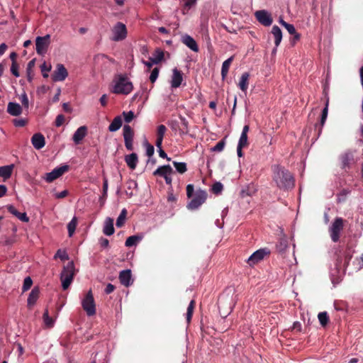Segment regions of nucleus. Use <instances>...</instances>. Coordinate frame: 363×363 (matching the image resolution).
I'll return each instance as SVG.
<instances>
[{
    "mask_svg": "<svg viewBox=\"0 0 363 363\" xmlns=\"http://www.w3.org/2000/svg\"><path fill=\"white\" fill-rule=\"evenodd\" d=\"M273 180L277 187L281 189H292L294 186V179L291 172L284 167L276 165L273 168Z\"/></svg>",
    "mask_w": 363,
    "mask_h": 363,
    "instance_id": "1",
    "label": "nucleus"
},
{
    "mask_svg": "<svg viewBox=\"0 0 363 363\" xmlns=\"http://www.w3.org/2000/svg\"><path fill=\"white\" fill-rule=\"evenodd\" d=\"M114 86L112 91L116 94L127 95L131 92L133 86L125 75L118 74L113 80Z\"/></svg>",
    "mask_w": 363,
    "mask_h": 363,
    "instance_id": "2",
    "label": "nucleus"
},
{
    "mask_svg": "<svg viewBox=\"0 0 363 363\" xmlns=\"http://www.w3.org/2000/svg\"><path fill=\"white\" fill-rule=\"evenodd\" d=\"M74 274V264L73 261H71L63 267V270L61 272L60 279L62 281V286L64 290L69 288L73 281Z\"/></svg>",
    "mask_w": 363,
    "mask_h": 363,
    "instance_id": "3",
    "label": "nucleus"
},
{
    "mask_svg": "<svg viewBox=\"0 0 363 363\" xmlns=\"http://www.w3.org/2000/svg\"><path fill=\"white\" fill-rule=\"evenodd\" d=\"M208 194L205 190L197 189L194 198L188 203L186 208L190 211L198 209L207 199Z\"/></svg>",
    "mask_w": 363,
    "mask_h": 363,
    "instance_id": "4",
    "label": "nucleus"
},
{
    "mask_svg": "<svg viewBox=\"0 0 363 363\" xmlns=\"http://www.w3.org/2000/svg\"><path fill=\"white\" fill-rule=\"evenodd\" d=\"M82 306L87 315L92 316L96 314V305L91 290H89L83 298Z\"/></svg>",
    "mask_w": 363,
    "mask_h": 363,
    "instance_id": "5",
    "label": "nucleus"
},
{
    "mask_svg": "<svg viewBox=\"0 0 363 363\" xmlns=\"http://www.w3.org/2000/svg\"><path fill=\"white\" fill-rule=\"evenodd\" d=\"M69 169V166L67 164H64L60 167L55 168L52 172L46 173L44 179L48 183L52 182L54 180L57 179L65 172H68Z\"/></svg>",
    "mask_w": 363,
    "mask_h": 363,
    "instance_id": "6",
    "label": "nucleus"
},
{
    "mask_svg": "<svg viewBox=\"0 0 363 363\" xmlns=\"http://www.w3.org/2000/svg\"><path fill=\"white\" fill-rule=\"evenodd\" d=\"M343 229V220L341 218L335 219L331 227L330 228V234L333 242H336L340 239V234Z\"/></svg>",
    "mask_w": 363,
    "mask_h": 363,
    "instance_id": "7",
    "label": "nucleus"
},
{
    "mask_svg": "<svg viewBox=\"0 0 363 363\" xmlns=\"http://www.w3.org/2000/svg\"><path fill=\"white\" fill-rule=\"evenodd\" d=\"M50 43V35L48 34L43 37H37L35 40L36 52L40 55H43L46 52Z\"/></svg>",
    "mask_w": 363,
    "mask_h": 363,
    "instance_id": "8",
    "label": "nucleus"
},
{
    "mask_svg": "<svg viewBox=\"0 0 363 363\" xmlns=\"http://www.w3.org/2000/svg\"><path fill=\"white\" fill-rule=\"evenodd\" d=\"M113 36L112 40L114 41H121L127 36V28L124 23L118 22L112 29Z\"/></svg>",
    "mask_w": 363,
    "mask_h": 363,
    "instance_id": "9",
    "label": "nucleus"
},
{
    "mask_svg": "<svg viewBox=\"0 0 363 363\" xmlns=\"http://www.w3.org/2000/svg\"><path fill=\"white\" fill-rule=\"evenodd\" d=\"M270 251L267 248H262L255 251L252 255L247 259V263L252 267L262 261L265 256L269 255Z\"/></svg>",
    "mask_w": 363,
    "mask_h": 363,
    "instance_id": "10",
    "label": "nucleus"
},
{
    "mask_svg": "<svg viewBox=\"0 0 363 363\" xmlns=\"http://www.w3.org/2000/svg\"><path fill=\"white\" fill-rule=\"evenodd\" d=\"M125 142V146L128 150H133V138L134 130L129 125H125L123 126V133Z\"/></svg>",
    "mask_w": 363,
    "mask_h": 363,
    "instance_id": "11",
    "label": "nucleus"
},
{
    "mask_svg": "<svg viewBox=\"0 0 363 363\" xmlns=\"http://www.w3.org/2000/svg\"><path fill=\"white\" fill-rule=\"evenodd\" d=\"M255 16L258 22L264 26H269L273 22L271 14L266 10L257 11Z\"/></svg>",
    "mask_w": 363,
    "mask_h": 363,
    "instance_id": "12",
    "label": "nucleus"
},
{
    "mask_svg": "<svg viewBox=\"0 0 363 363\" xmlns=\"http://www.w3.org/2000/svg\"><path fill=\"white\" fill-rule=\"evenodd\" d=\"M68 76V72L62 64H57L56 69L52 74V79L54 82L64 81Z\"/></svg>",
    "mask_w": 363,
    "mask_h": 363,
    "instance_id": "13",
    "label": "nucleus"
},
{
    "mask_svg": "<svg viewBox=\"0 0 363 363\" xmlns=\"http://www.w3.org/2000/svg\"><path fill=\"white\" fill-rule=\"evenodd\" d=\"M342 168L350 167L351 164L354 163V152L347 150L340 156Z\"/></svg>",
    "mask_w": 363,
    "mask_h": 363,
    "instance_id": "14",
    "label": "nucleus"
},
{
    "mask_svg": "<svg viewBox=\"0 0 363 363\" xmlns=\"http://www.w3.org/2000/svg\"><path fill=\"white\" fill-rule=\"evenodd\" d=\"M183 82V73L182 71L174 68L172 69V76L171 80V86L172 88H178L181 86Z\"/></svg>",
    "mask_w": 363,
    "mask_h": 363,
    "instance_id": "15",
    "label": "nucleus"
},
{
    "mask_svg": "<svg viewBox=\"0 0 363 363\" xmlns=\"http://www.w3.org/2000/svg\"><path fill=\"white\" fill-rule=\"evenodd\" d=\"M328 105H329V100L327 99L325 106L322 111L320 123H316L315 125V130L318 129V135H319L321 133L323 127L326 121V119L328 117Z\"/></svg>",
    "mask_w": 363,
    "mask_h": 363,
    "instance_id": "16",
    "label": "nucleus"
},
{
    "mask_svg": "<svg viewBox=\"0 0 363 363\" xmlns=\"http://www.w3.org/2000/svg\"><path fill=\"white\" fill-rule=\"evenodd\" d=\"M31 143L35 149L40 150L45 145V138L41 133H35L31 138Z\"/></svg>",
    "mask_w": 363,
    "mask_h": 363,
    "instance_id": "17",
    "label": "nucleus"
},
{
    "mask_svg": "<svg viewBox=\"0 0 363 363\" xmlns=\"http://www.w3.org/2000/svg\"><path fill=\"white\" fill-rule=\"evenodd\" d=\"M87 128L86 126H80L77 130L74 132L72 139L75 144H79L84 137L86 135Z\"/></svg>",
    "mask_w": 363,
    "mask_h": 363,
    "instance_id": "18",
    "label": "nucleus"
},
{
    "mask_svg": "<svg viewBox=\"0 0 363 363\" xmlns=\"http://www.w3.org/2000/svg\"><path fill=\"white\" fill-rule=\"evenodd\" d=\"M174 173L173 169L171 167L169 164L163 165L159 167L154 172V176H160L161 177H164L168 174H172Z\"/></svg>",
    "mask_w": 363,
    "mask_h": 363,
    "instance_id": "19",
    "label": "nucleus"
},
{
    "mask_svg": "<svg viewBox=\"0 0 363 363\" xmlns=\"http://www.w3.org/2000/svg\"><path fill=\"white\" fill-rule=\"evenodd\" d=\"M119 280L123 286H129L131 284V271L130 269L121 271L119 274Z\"/></svg>",
    "mask_w": 363,
    "mask_h": 363,
    "instance_id": "20",
    "label": "nucleus"
},
{
    "mask_svg": "<svg viewBox=\"0 0 363 363\" xmlns=\"http://www.w3.org/2000/svg\"><path fill=\"white\" fill-rule=\"evenodd\" d=\"M23 108L22 107L17 103L15 102H9L7 106V112L13 116H18L22 113Z\"/></svg>",
    "mask_w": 363,
    "mask_h": 363,
    "instance_id": "21",
    "label": "nucleus"
},
{
    "mask_svg": "<svg viewBox=\"0 0 363 363\" xmlns=\"http://www.w3.org/2000/svg\"><path fill=\"white\" fill-rule=\"evenodd\" d=\"M182 43L189 48L194 52H198L199 47L195 40L189 35H185L182 38Z\"/></svg>",
    "mask_w": 363,
    "mask_h": 363,
    "instance_id": "22",
    "label": "nucleus"
},
{
    "mask_svg": "<svg viewBox=\"0 0 363 363\" xmlns=\"http://www.w3.org/2000/svg\"><path fill=\"white\" fill-rule=\"evenodd\" d=\"M125 162H126L128 167L132 170L136 168L138 158L136 153H131L130 155H125Z\"/></svg>",
    "mask_w": 363,
    "mask_h": 363,
    "instance_id": "23",
    "label": "nucleus"
},
{
    "mask_svg": "<svg viewBox=\"0 0 363 363\" xmlns=\"http://www.w3.org/2000/svg\"><path fill=\"white\" fill-rule=\"evenodd\" d=\"M248 146L247 135H241L237 147V153L239 157L243 156L242 149Z\"/></svg>",
    "mask_w": 363,
    "mask_h": 363,
    "instance_id": "24",
    "label": "nucleus"
},
{
    "mask_svg": "<svg viewBox=\"0 0 363 363\" xmlns=\"http://www.w3.org/2000/svg\"><path fill=\"white\" fill-rule=\"evenodd\" d=\"M13 167V164L0 167V177H3L4 180L9 179L12 174Z\"/></svg>",
    "mask_w": 363,
    "mask_h": 363,
    "instance_id": "25",
    "label": "nucleus"
},
{
    "mask_svg": "<svg viewBox=\"0 0 363 363\" xmlns=\"http://www.w3.org/2000/svg\"><path fill=\"white\" fill-rule=\"evenodd\" d=\"M164 51L160 48H157L155 50L154 53L152 54V57H150L149 60L155 65H157L164 60Z\"/></svg>",
    "mask_w": 363,
    "mask_h": 363,
    "instance_id": "26",
    "label": "nucleus"
},
{
    "mask_svg": "<svg viewBox=\"0 0 363 363\" xmlns=\"http://www.w3.org/2000/svg\"><path fill=\"white\" fill-rule=\"evenodd\" d=\"M114 231L113 220L111 218H107L103 229L104 233L110 236L114 233Z\"/></svg>",
    "mask_w": 363,
    "mask_h": 363,
    "instance_id": "27",
    "label": "nucleus"
},
{
    "mask_svg": "<svg viewBox=\"0 0 363 363\" xmlns=\"http://www.w3.org/2000/svg\"><path fill=\"white\" fill-rule=\"evenodd\" d=\"M40 290L38 287H34L30 291L29 296L28 298V306H33L38 298H39Z\"/></svg>",
    "mask_w": 363,
    "mask_h": 363,
    "instance_id": "28",
    "label": "nucleus"
},
{
    "mask_svg": "<svg viewBox=\"0 0 363 363\" xmlns=\"http://www.w3.org/2000/svg\"><path fill=\"white\" fill-rule=\"evenodd\" d=\"M233 59L234 55L231 56L230 57H229L223 62L221 67V77L223 79H224L227 77L230 66L232 64Z\"/></svg>",
    "mask_w": 363,
    "mask_h": 363,
    "instance_id": "29",
    "label": "nucleus"
},
{
    "mask_svg": "<svg viewBox=\"0 0 363 363\" xmlns=\"http://www.w3.org/2000/svg\"><path fill=\"white\" fill-rule=\"evenodd\" d=\"M250 74L248 72H244L240 77L239 82V87L242 91H246L249 84Z\"/></svg>",
    "mask_w": 363,
    "mask_h": 363,
    "instance_id": "30",
    "label": "nucleus"
},
{
    "mask_svg": "<svg viewBox=\"0 0 363 363\" xmlns=\"http://www.w3.org/2000/svg\"><path fill=\"white\" fill-rule=\"evenodd\" d=\"M272 33L274 37V44L278 47L282 39V32L279 26H274L272 29Z\"/></svg>",
    "mask_w": 363,
    "mask_h": 363,
    "instance_id": "31",
    "label": "nucleus"
},
{
    "mask_svg": "<svg viewBox=\"0 0 363 363\" xmlns=\"http://www.w3.org/2000/svg\"><path fill=\"white\" fill-rule=\"evenodd\" d=\"M122 125V118L121 116H116L113 118V121L108 126V130L111 132H115L120 129Z\"/></svg>",
    "mask_w": 363,
    "mask_h": 363,
    "instance_id": "32",
    "label": "nucleus"
},
{
    "mask_svg": "<svg viewBox=\"0 0 363 363\" xmlns=\"http://www.w3.org/2000/svg\"><path fill=\"white\" fill-rule=\"evenodd\" d=\"M143 235H135L128 237L125 242L126 247H132L136 245L138 242H139L143 239Z\"/></svg>",
    "mask_w": 363,
    "mask_h": 363,
    "instance_id": "33",
    "label": "nucleus"
},
{
    "mask_svg": "<svg viewBox=\"0 0 363 363\" xmlns=\"http://www.w3.org/2000/svg\"><path fill=\"white\" fill-rule=\"evenodd\" d=\"M195 306H196V301L194 300H191L188 306L187 311H186V321L188 323H189L191 322Z\"/></svg>",
    "mask_w": 363,
    "mask_h": 363,
    "instance_id": "34",
    "label": "nucleus"
},
{
    "mask_svg": "<svg viewBox=\"0 0 363 363\" xmlns=\"http://www.w3.org/2000/svg\"><path fill=\"white\" fill-rule=\"evenodd\" d=\"M127 210L125 208H123L119 216L118 217L117 220H116V226L118 227V228H121L122 227L124 223H125V218H126V216H127Z\"/></svg>",
    "mask_w": 363,
    "mask_h": 363,
    "instance_id": "35",
    "label": "nucleus"
},
{
    "mask_svg": "<svg viewBox=\"0 0 363 363\" xmlns=\"http://www.w3.org/2000/svg\"><path fill=\"white\" fill-rule=\"evenodd\" d=\"M77 225V219L76 217H74L71 221L67 224V230L69 237H72L75 231L76 227Z\"/></svg>",
    "mask_w": 363,
    "mask_h": 363,
    "instance_id": "36",
    "label": "nucleus"
},
{
    "mask_svg": "<svg viewBox=\"0 0 363 363\" xmlns=\"http://www.w3.org/2000/svg\"><path fill=\"white\" fill-rule=\"evenodd\" d=\"M318 318L320 325L325 327L329 322V316L327 312H320L318 315Z\"/></svg>",
    "mask_w": 363,
    "mask_h": 363,
    "instance_id": "37",
    "label": "nucleus"
},
{
    "mask_svg": "<svg viewBox=\"0 0 363 363\" xmlns=\"http://www.w3.org/2000/svg\"><path fill=\"white\" fill-rule=\"evenodd\" d=\"M179 119L181 121L182 128H180V134H187L189 133V123L187 120L184 117L180 116Z\"/></svg>",
    "mask_w": 363,
    "mask_h": 363,
    "instance_id": "38",
    "label": "nucleus"
},
{
    "mask_svg": "<svg viewBox=\"0 0 363 363\" xmlns=\"http://www.w3.org/2000/svg\"><path fill=\"white\" fill-rule=\"evenodd\" d=\"M173 164H174L176 170L179 174H184L187 170L186 164L185 162H179L174 161Z\"/></svg>",
    "mask_w": 363,
    "mask_h": 363,
    "instance_id": "39",
    "label": "nucleus"
},
{
    "mask_svg": "<svg viewBox=\"0 0 363 363\" xmlns=\"http://www.w3.org/2000/svg\"><path fill=\"white\" fill-rule=\"evenodd\" d=\"M45 325L48 328H52L54 325L53 319L49 316L48 311L46 309L43 315Z\"/></svg>",
    "mask_w": 363,
    "mask_h": 363,
    "instance_id": "40",
    "label": "nucleus"
},
{
    "mask_svg": "<svg viewBox=\"0 0 363 363\" xmlns=\"http://www.w3.org/2000/svg\"><path fill=\"white\" fill-rule=\"evenodd\" d=\"M223 189V185L220 182H215L211 188V191L213 194L218 195L220 194Z\"/></svg>",
    "mask_w": 363,
    "mask_h": 363,
    "instance_id": "41",
    "label": "nucleus"
},
{
    "mask_svg": "<svg viewBox=\"0 0 363 363\" xmlns=\"http://www.w3.org/2000/svg\"><path fill=\"white\" fill-rule=\"evenodd\" d=\"M51 65H47L45 62L40 66L42 74L44 78H48L49 77L48 72L51 70Z\"/></svg>",
    "mask_w": 363,
    "mask_h": 363,
    "instance_id": "42",
    "label": "nucleus"
},
{
    "mask_svg": "<svg viewBox=\"0 0 363 363\" xmlns=\"http://www.w3.org/2000/svg\"><path fill=\"white\" fill-rule=\"evenodd\" d=\"M127 184H128V187H127L128 190L125 191V194L129 198H130L133 196V193L131 190L133 188L137 186V183L133 180H130L128 182Z\"/></svg>",
    "mask_w": 363,
    "mask_h": 363,
    "instance_id": "43",
    "label": "nucleus"
},
{
    "mask_svg": "<svg viewBox=\"0 0 363 363\" xmlns=\"http://www.w3.org/2000/svg\"><path fill=\"white\" fill-rule=\"evenodd\" d=\"M196 0H186L182 9L183 14H186L189 9L196 4Z\"/></svg>",
    "mask_w": 363,
    "mask_h": 363,
    "instance_id": "44",
    "label": "nucleus"
},
{
    "mask_svg": "<svg viewBox=\"0 0 363 363\" xmlns=\"http://www.w3.org/2000/svg\"><path fill=\"white\" fill-rule=\"evenodd\" d=\"M167 128L164 125H160L157 128V138H164V136L167 132Z\"/></svg>",
    "mask_w": 363,
    "mask_h": 363,
    "instance_id": "45",
    "label": "nucleus"
},
{
    "mask_svg": "<svg viewBox=\"0 0 363 363\" xmlns=\"http://www.w3.org/2000/svg\"><path fill=\"white\" fill-rule=\"evenodd\" d=\"M35 60L33 59V60H30L28 63V65H27L26 72H27V75H28V80L29 82H31V80H32L31 72H32L33 67L35 66Z\"/></svg>",
    "mask_w": 363,
    "mask_h": 363,
    "instance_id": "46",
    "label": "nucleus"
},
{
    "mask_svg": "<svg viewBox=\"0 0 363 363\" xmlns=\"http://www.w3.org/2000/svg\"><path fill=\"white\" fill-rule=\"evenodd\" d=\"M32 284H33V281H32L31 278L30 277H26L23 281V287H22L23 291L24 292V291H28L31 287Z\"/></svg>",
    "mask_w": 363,
    "mask_h": 363,
    "instance_id": "47",
    "label": "nucleus"
},
{
    "mask_svg": "<svg viewBox=\"0 0 363 363\" xmlns=\"http://www.w3.org/2000/svg\"><path fill=\"white\" fill-rule=\"evenodd\" d=\"M159 72H160V69L158 67H155L152 70L150 76V80L152 83H154L157 80L158 75H159Z\"/></svg>",
    "mask_w": 363,
    "mask_h": 363,
    "instance_id": "48",
    "label": "nucleus"
},
{
    "mask_svg": "<svg viewBox=\"0 0 363 363\" xmlns=\"http://www.w3.org/2000/svg\"><path fill=\"white\" fill-rule=\"evenodd\" d=\"M123 115L124 116V120L126 123H130L132 120L134 118L135 115L132 111L128 112H123Z\"/></svg>",
    "mask_w": 363,
    "mask_h": 363,
    "instance_id": "49",
    "label": "nucleus"
},
{
    "mask_svg": "<svg viewBox=\"0 0 363 363\" xmlns=\"http://www.w3.org/2000/svg\"><path fill=\"white\" fill-rule=\"evenodd\" d=\"M225 147V141L224 140H221L219 141L213 148L212 151L214 152H220L223 150Z\"/></svg>",
    "mask_w": 363,
    "mask_h": 363,
    "instance_id": "50",
    "label": "nucleus"
},
{
    "mask_svg": "<svg viewBox=\"0 0 363 363\" xmlns=\"http://www.w3.org/2000/svg\"><path fill=\"white\" fill-rule=\"evenodd\" d=\"M21 104L23 105V106L25 108H28V106H29V101H28V98L27 96V94H26V92H24L21 96Z\"/></svg>",
    "mask_w": 363,
    "mask_h": 363,
    "instance_id": "51",
    "label": "nucleus"
},
{
    "mask_svg": "<svg viewBox=\"0 0 363 363\" xmlns=\"http://www.w3.org/2000/svg\"><path fill=\"white\" fill-rule=\"evenodd\" d=\"M65 118L62 114H60L56 117L55 123L57 127L61 126L65 122Z\"/></svg>",
    "mask_w": 363,
    "mask_h": 363,
    "instance_id": "52",
    "label": "nucleus"
},
{
    "mask_svg": "<svg viewBox=\"0 0 363 363\" xmlns=\"http://www.w3.org/2000/svg\"><path fill=\"white\" fill-rule=\"evenodd\" d=\"M11 73L16 77H19L18 65L17 63H12L11 67Z\"/></svg>",
    "mask_w": 363,
    "mask_h": 363,
    "instance_id": "53",
    "label": "nucleus"
},
{
    "mask_svg": "<svg viewBox=\"0 0 363 363\" xmlns=\"http://www.w3.org/2000/svg\"><path fill=\"white\" fill-rule=\"evenodd\" d=\"M59 257L61 260L68 259V255L65 252H62L60 250H58L57 253L55 255V258Z\"/></svg>",
    "mask_w": 363,
    "mask_h": 363,
    "instance_id": "54",
    "label": "nucleus"
},
{
    "mask_svg": "<svg viewBox=\"0 0 363 363\" xmlns=\"http://www.w3.org/2000/svg\"><path fill=\"white\" fill-rule=\"evenodd\" d=\"M284 27L287 30L289 34L294 35L296 33V29L294 25L290 23H284Z\"/></svg>",
    "mask_w": 363,
    "mask_h": 363,
    "instance_id": "55",
    "label": "nucleus"
},
{
    "mask_svg": "<svg viewBox=\"0 0 363 363\" xmlns=\"http://www.w3.org/2000/svg\"><path fill=\"white\" fill-rule=\"evenodd\" d=\"M103 192L104 196H108V179L106 177L104 176L103 178Z\"/></svg>",
    "mask_w": 363,
    "mask_h": 363,
    "instance_id": "56",
    "label": "nucleus"
},
{
    "mask_svg": "<svg viewBox=\"0 0 363 363\" xmlns=\"http://www.w3.org/2000/svg\"><path fill=\"white\" fill-rule=\"evenodd\" d=\"M146 146H147L146 154L148 157H150L154 155V152H155L154 147L152 145L149 144L148 143H147Z\"/></svg>",
    "mask_w": 363,
    "mask_h": 363,
    "instance_id": "57",
    "label": "nucleus"
},
{
    "mask_svg": "<svg viewBox=\"0 0 363 363\" xmlns=\"http://www.w3.org/2000/svg\"><path fill=\"white\" fill-rule=\"evenodd\" d=\"M194 187L193 184H188L186 186V196L189 199L191 198L194 195Z\"/></svg>",
    "mask_w": 363,
    "mask_h": 363,
    "instance_id": "58",
    "label": "nucleus"
},
{
    "mask_svg": "<svg viewBox=\"0 0 363 363\" xmlns=\"http://www.w3.org/2000/svg\"><path fill=\"white\" fill-rule=\"evenodd\" d=\"M13 123L16 127H23L26 124V121L25 119H14Z\"/></svg>",
    "mask_w": 363,
    "mask_h": 363,
    "instance_id": "59",
    "label": "nucleus"
},
{
    "mask_svg": "<svg viewBox=\"0 0 363 363\" xmlns=\"http://www.w3.org/2000/svg\"><path fill=\"white\" fill-rule=\"evenodd\" d=\"M6 208H7L8 211H9L10 213H11V214L14 215V216H16V217L18 216V214H19V213H20V212H18V211L15 208V207H14L13 206H12V205H9V206H7V207H6Z\"/></svg>",
    "mask_w": 363,
    "mask_h": 363,
    "instance_id": "60",
    "label": "nucleus"
},
{
    "mask_svg": "<svg viewBox=\"0 0 363 363\" xmlns=\"http://www.w3.org/2000/svg\"><path fill=\"white\" fill-rule=\"evenodd\" d=\"M17 218L23 222H28L29 218L27 216L26 213H19Z\"/></svg>",
    "mask_w": 363,
    "mask_h": 363,
    "instance_id": "61",
    "label": "nucleus"
},
{
    "mask_svg": "<svg viewBox=\"0 0 363 363\" xmlns=\"http://www.w3.org/2000/svg\"><path fill=\"white\" fill-rule=\"evenodd\" d=\"M115 290V286L112 284H108L105 288V293L106 294H111Z\"/></svg>",
    "mask_w": 363,
    "mask_h": 363,
    "instance_id": "62",
    "label": "nucleus"
},
{
    "mask_svg": "<svg viewBox=\"0 0 363 363\" xmlns=\"http://www.w3.org/2000/svg\"><path fill=\"white\" fill-rule=\"evenodd\" d=\"M99 242H100L101 246L104 248H106L109 245V241L106 238H101V239L99 240Z\"/></svg>",
    "mask_w": 363,
    "mask_h": 363,
    "instance_id": "63",
    "label": "nucleus"
},
{
    "mask_svg": "<svg viewBox=\"0 0 363 363\" xmlns=\"http://www.w3.org/2000/svg\"><path fill=\"white\" fill-rule=\"evenodd\" d=\"M68 195V191L67 190H64L61 192H59L57 194H55V197L57 199H63L65 197H66Z\"/></svg>",
    "mask_w": 363,
    "mask_h": 363,
    "instance_id": "64",
    "label": "nucleus"
}]
</instances>
